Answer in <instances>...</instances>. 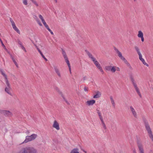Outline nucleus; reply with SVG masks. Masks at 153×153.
Listing matches in <instances>:
<instances>
[{
  "label": "nucleus",
  "mask_w": 153,
  "mask_h": 153,
  "mask_svg": "<svg viewBox=\"0 0 153 153\" xmlns=\"http://www.w3.org/2000/svg\"><path fill=\"white\" fill-rule=\"evenodd\" d=\"M87 54L88 56L91 59L92 61L94 64H95L96 66L102 73V74L104 73V71L99 62L97 61L96 59L93 56V55L90 53L89 51H86Z\"/></svg>",
  "instance_id": "1"
},
{
  "label": "nucleus",
  "mask_w": 153,
  "mask_h": 153,
  "mask_svg": "<svg viewBox=\"0 0 153 153\" xmlns=\"http://www.w3.org/2000/svg\"><path fill=\"white\" fill-rule=\"evenodd\" d=\"M62 54L63 55V57L64 58V59H65V62L67 63L68 65V67L69 70L70 71V73H71V67L70 65V64L69 62V61L68 60V57L67 56V55H66V52H65V51L63 49H62Z\"/></svg>",
  "instance_id": "7"
},
{
  "label": "nucleus",
  "mask_w": 153,
  "mask_h": 153,
  "mask_svg": "<svg viewBox=\"0 0 153 153\" xmlns=\"http://www.w3.org/2000/svg\"><path fill=\"white\" fill-rule=\"evenodd\" d=\"M84 90L86 92H87L88 91V89H87V87H85L84 88Z\"/></svg>",
  "instance_id": "37"
},
{
  "label": "nucleus",
  "mask_w": 153,
  "mask_h": 153,
  "mask_svg": "<svg viewBox=\"0 0 153 153\" xmlns=\"http://www.w3.org/2000/svg\"><path fill=\"white\" fill-rule=\"evenodd\" d=\"M134 48H135V50H136V51H137V52L138 55H139L141 54L140 52V49L138 47H137V46H135Z\"/></svg>",
  "instance_id": "25"
},
{
  "label": "nucleus",
  "mask_w": 153,
  "mask_h": 153,
  "mask_svg": "<svg viewBox=\"0 0 153 153\" xmlns=\"http://www.w3.org/2000/svg\"><path fill=\"white\" fill-rule=\"evenodd\" d=\"M134 1H136V0H134Z\"/></svg>",
  "instance_id": "50"
},
{
  "label": "nucleus",
  "mask_w": 153,
  "mask_h": 153,
  "mask_svg": "<svg viewBox=\"0 0 153 153\" xmlns=\"http://www.w3.org/2000/svg\"><path fill=\"white\" fill-rule=\"evenodd\" d=\"M95 100H93L87 101L86 102V103L87 105L91 106L93 105L95 103Z\"/></svg>",
  "instance_id": "16"
},
{
  "label": "nucleus",
  "mask_w": 153,
  "mask_h": 153,
  "mask_svg": "<svg viewBox=\"0 0 153 153\" xmlns=\"http://www.w3.org/2000/svg\"><path fill=\"white\" fill-rule=\"evenodd\" d=\"M38 51L39 53H40V54L42 53V52L40 50H39Z\"/></svg>",
  "instance_id": "41"
},
{
  "label": "nucleus",
  "mask_w": 153,
  "mask_h": 153,
  "mask_svg": "<svg viewBox=\"0 0 153 153\" xmlns=\"http://www.w3.org/2000/svg\"><path fill=\"white\" fill-rule=\"evenodd\" d=\"M5 81L7 85V87H10L9 81L7 79V77L5 78Z\"/></svg>",
  "instance_id": "27"
},
{
  "label": "nucleus",
  "mask_w": 153,
  "mask_h": 153,
  "mask_svg": "<svg viewBox=\"0 0 153 153\" xmlns=\"http://www.w3.org/2000/svg\"><path fill=\"white\" fill-rule=\"evenodd\" d=\"M144 123L146 130L147 131L148 136L152 141H153V134L151 129L147 121L144 120Z\"/></svg>",
  "instance_id": "2"
},
{
  "label": "nucleus",
  "mask_w": 153,
  "mask_h": 153,
  "mask_svg": "<svg viewBox=\"0 0 153 153\" xmlns=\"http://www.w3.org/2000/svg\"><path fill=\"white\" fill-rule=\"evenodd\" d=\"M54 69L55 71V72L58 76L59 77H61V74L60 73V72L59 71V69L57 68V67L56 66H54Z\"/></svg>",
  "instance_id": "18"
},
{
  "label": "nucleus",
  "mask_w": 153,
  "mask_h": 153,
  "mask_svg": "<svg viewBox=\"0 0 153 153\" xmlns=\"http://www.w3.org/2000/svg\"><path fill=\"white\" fill-rule=\"evenodd\" d=\"M54 1H55V2L56 3H57V0H54Z\"/></svg>",
  "instance_id": "45"
},
{
  "label": "nucleus",
  "mask_w": 153,
  "mask_h": 153,
  "mask_svg": "<svg viewBox=\"0 0 153 153\" xmlns=\"http://www.w3.org/2000/svg\"><path fill=\"white\" fill-rule=\"evenodd\" d=\"M38 51L39 53H40V54L42 53V52L40 50H39Z\"/></svg>",
  "instance_id": "40"
},
{
  "label": "nucleus",
  "mask_w": 153,
  "mask_h": 153,
  "mask_svg": "<svg viewBox=\"0 0 153 153\" xmlns=\"http://www.w3.org/2000/svg\"><path fill=\"white\" fill-rule=\"evenodd\" d=\"M137 143L140 153H144L143 146L140 140H137Z\"/></svg>",
  "instance_id": "9"
},
{
  "label": "nucleus",
  "mask_w": 153,
  "mask_h": 153,
  "mask_svg": "<svg viewBox=\"0 0 153 153\" xmlns=\"http://www.w3.org/2000/svg\"><path fill=\"white\" fill-rule=\"evenodd\" d=\"M130 110L133 115V117L135 118H137V115L136 111L135 108L132 106H131L129 107Z\"/></svg>",
  "instance_id": "12"
},
{
  "label": "nucleus",
  "mask_w": 153,
  "mask_h": 153,
  "mask_svg": "<svg viewBox=\"0 0 153 153\" xmlns=\"http://www.w3.org/2000/svg\"><path fill=\"white\" fill-rule=\"evenodd\" d=\"M130 79L131 81V83L133 84L137 93L139 95V96L140 97H141L142 96L141 94H140L139 89L138 87L136 82L135 81V80H134V78L132 76H131L130 77Z\"/></svg>",
  "instance_id": "5"
},
{
  "label": "nucleus",
  "mask_w": 153,
  "mask_h": 153,
  "mask_svg": "<svg viewBox=\"0 0 153 153\" xmlns=\"http://www.w3.org/2000/svg\"><path fill=\"white\" fill-rule=\"evenodd\" d=\"M34 18L36 19L37 22L40 26H42V24H41L40 22L39 21V20L38 19L37 17L36 16H35L34 17Z\"/></svg>",
  "instance_id": "24"
},
{
  "label": "nucleus",
  "mask_w": 153,
  "mask_h": 153,
  "mask_svg": "<svg viewBox=\"0 0 153 153\" xmlns=\"http://www.w3.org/2000/svg\"><path fill=\"white\" fill-rule=\"evenodd\" d=\"M0 112L1 113L3 114L4 115L7 116L11 115H12V113L9 111L0 110Z\"/></svg>",
  "instance_id": "15"
},
{
  "label": "nucleus",
  "mask_w": 153,
  "mask_h": 153,
  "mask_svg": "<svg viewBox=\"0 0 153 153\" xmlns=\"http://www.w3.org/2000/svg\"><path fill=\"white\" fill-rule=\"evenodd\" d=\"M18 153H37V150L32 147L23 148Z\"/></svg>",
  "instance_id": "3"
},
{
  "label": "nucleus",
  "mask_w": 153,
  "mask_h": 153,
  "mask_svg": "<svg viewBox=\"0 0 153 153\" xmlns=\"http://www.w3.org/2000/svg\"><path fill=\"white\" fill-rule=\"evenodd\" d=\"M133 153H136V151L135 149H134L133 150Z\"/></svg>",
  "instance_id": "42"
},
{
  "label": "nucleus",
  "mask_w": 153,
  "mask_h": 153,
  "mask_svg": "<svg viewBox=\"0 0 153 153\" xmlns=\"http://www.w3.org/2000/svg\"><path fill=\"white\" fill-rule=\"evenodd\" d=\"M0 72H1L2 75L4 77V78L7 77L6 74L4 73L3 70L2 69L0 70Z\"/></svg>",
  "instance_id": "30"
},
{
  "label": "nucleus",
  "mask_w": 153,
  "mask_h": 153,
  "mask_svg": "<svg viewBox=\"0 0 153 153\" xmlns=\"http://www.w3.org/2000/svg\"><path fill=\"white\" fill-rule=\"evenodd\" d=\"M70 153H79V149L77 148H74L71 150Z\"/></svg>",
  "instance_id": "23"
},
{
  "label": "nucleus",
  "mask_w": 153,
  "mask_h": 153,
  "mask_svg": "<svg viewBox=\"0 0 153 153\" xmlns=\"http://www.w3.org/2000/svg\"><path fill=\"white\" fill-rule=\"evenodd\" d=\"M137 36L139 38H141V41L142 42H144V38L143 37V32L141 30H140L138 31Z\"/></svg>",
  "instance_id": "17"
},
{
  "label": "nucleus",
  "mask_w": 153,
  "mask_h": 153,
  "mask_svg": "<svg viewBox=\"0 0 153 153\" xmlns=\"http://www.w3.org/2000/svg\"><path fill=\"white\" fill-rule=\"evenodd\" d=\"M102 128L103 129V131H105L106 129V127L105 123L102 124Z\"/></svg>",
  "instance_id": "29"
},
{
  "label": "nucleus",
  "mask_w": 153,
  "mask_h": 153,
  "mask_svg": "<svg viewBox=\"0 0 153 153\" xmlns=\"http://www.w3.org/2000/svg\"><path fill=\"white\" fill-rule=\"evenodd\" d=\"M83 79L84 80H85V79H86V77H83Z\"/></svg>",
  "instance_id": "44"
},
{
  "label": "nucleus",
  "mask_w": 153,
  "mask_h": 153,
  "mask_svg": "<svg viewBox=\"0 0 153 153\" xmlns=\"http://www.w3.org/2000/svg\"><path fill=\"white\" fill-rule=\"evenodd\" d=\"M10 56H11V58L12 59V58H13V57L12 56V55H11Z\"/></svg>",
  "instance_id": "47"
},
{
  "label": "nucleus",
  "mask_w": 153,
  "mask_h": 153,
  "mask_svg": "<svg viewBox=\"0 0 153 153\" xmlns=\"http://www.w3.org/2000/svg\"><path fill=\"white\" fill-rule=\"evenodd\" d=\"M52 127L56 129L58 131L60 129V127L59 123L56 120L53 121Z\"/></svg>",
  "instance_id": "13"
},
{
  "label": "nucleus",
  "mask_w": 153,
  "mask_h": 153,
  "mask_svg": "<svg viewBox=\"0 0 153 153\" xmlns=\"http://www.w3.org/2000/svg\"><path fill=\"white\" fill-rule=\"evenodd\" d=\"M110 99L111 100V103L113 107L114 108H115V104L113 97L112 96H110Z\"/></svg>",
  "instance_id": "20"
},
{
  "label": "nucleus",
  "mask_w": 153,
  "mask_h": 153,
  "mask_svg": "<svg viewBox=\"0 0 153 153\" xmlns=\"http://www.w3.org/2000/svg\"><path fill=\"white\" fill-rule=\"evenodd\" d=\"M10 22L11 23V25H12V27L14 30L16 31L19 34H20V33L19 30L18 28L16 26L15 23L12 19L11 18H10Z\"/></svg>",
  "instance_id": "11"
},
{
  "label": "nucleus",
  "mask_w": 153,
  "mask_h": 153,
  "mask_svg": "<svg viewBox=\"0 0 153 153\" xmlns=\"http://www.w3.org/2000/svg\"><path fill=\"white\" fill-rule=\"evenodd\" d=\"M101 122V123L102 124H103V123H105V122H104V120H103V117L102 118H100V119Z\"/></svg>",
  "instance_id": "34"
},
{
  "label": "nucleus",
  "mask_w": 153,
  "mask_h": 153,
  "mask_svg": "<svg viewBox=\"0 0 153 153\" xmlns=\"http://www.w3.org/2000/svg\"><path fill=\"white\" fill-rule=\"evenodd\" d=\"M23 4L25 5H27V0H22Z\"/></svg>",
  "instance_id": "31"
},
{
  "label": "nucleus",
  "mask_w": 153,
  "mask_h": 153,
  "mask_svg": "<svg viewBox=\"0 0 153 153\" xmlns=\"http://www.w3.org/2000/svg\"><path fill=\"white\" fill-rule=\"evenodd\" d=\"M1 35V34L0 33V35Z\"/></svg>",
  "instance_id": "51"
},
{
  "label": "nucleus",
  "mask_w": 153,
  "mask_h": 153,
  "mask_svg": "<svg viewBox=\"0 0 153 153\" xmlns=\"http://www.w3.org/2000/svg\"><path fill=\"white\" fill-rule=\"evenodd\" d=\"M106 71H111L112 73H114L116 71V67L115 66H107L105 67Z\"/></svg>",
  "instance_id": "10"
},
{
  "label": "nucleus",
  "mask_w": 153,
  "mask_h": 153,
  "mask_svg": "<svg viewBox=\"0 0 153 153\" xmlns=\"http://www.w3.org/2000/svg\"><path fill=\"white\" fill-rule=\"evenodd\" d=\"M149 153H153V151L152 150H150L149 151Z\"/></svg>",
  "instance_id": "43"
},
{
  "label": "nucleus",
  "mask_w": 153,
  "mask_h": 153,
  "mask_svg": "<svg viewBox=\"0 0 153 153\" xmlns=\"http://www.w3.org/2000/svg\"><path fill=\"white\" fill-rule=\"evenodd\" d=\"M97 113L98 115L99 119L102 118L103 117L102 116V114H101V113L100 111L98 110H97Z\"/></svg>",
  "instance_id": "26"
},
{
  "label": "nucleus",
  "mask_w": 153,
  "mask_h": 153,
  "mask_svg": "<svg viewBox=\"0 0 153 153\" xmlns=\"http://www.w3.org/2000/svg\"><path fill=\"white\" fill-rule=\"evenodd\" d=\"M101 93L99 91H97V92L96 94H95V95H94V96H93V98H95V99L98 98L100 97H101Z\"/></svg>",
  "instance_id": "19"
},
{
  "label": "nucleus",
  "mask_w": 153,
  "mask_h": 153,
  "mask_svg": "<svg viewBox=\"0 0 153 153\" xmlns=\"http://www.w3.org/2000/svg\"><path fill=\"white\" fill-rule=\"evenodd\" d=\"M114 50L115 51L118 55L119 58L126 64L127 66L129 67L130 69H132V68L130 64L128 62V61L125 59V58L122 56L121 53L118 50V49L116 48H114Z\"/></svg>",
  "instance_id": "4"
},
{
  "label": "nucleus",
  "mask_w": 153,
  "mask_h": 153,
  "mask_svg": "<svg viewBox=\"0 0 153 153\" xmlns=\"http://www.w3.org/2000/svg\"><path fill=\"white\" fill-rule=\"evenodd\" d=\"M45 60V61H47L48 60L45 57V59H44Z\"/></svg>",
  "instance_id": "46"
},
{
  "label": "nucleus",
  "mask_w": 153,
  "mask_h": 153,
  "mask_svg": "<svg viewBox=\"0 0 153 153\" xmlns=\"http://www.w3.org/2000/svg\"><path fill=\"white\" fill-rule=\"evenodd\" d=\"M33 4H34L36 7L39 6V4L36 0H30Z\"/></svg>",
  "instance_id": "22"
},
{
  "label": "nucleus",
  "mask_w": 153,
  "mask_h": 153,
  "mask_svg": "<svg viewBox=\"0 0 153 153\" xmlns=\"http://www.w3.org/2000/svg\"><path fill=\"white\" fill-rule=\"evenodd\" d=\"M11 89L10 87H6L5 89V91L8 94L11 95V94L10 92V90Z\"/></svg>",
  "instance_id": "21"
},
{
  "label": "nucleus",
  "mask_w": 153,
  "mask_h": 153,
  "mask_svg": "<svg viewBox=\"0 0 153 153\" xmlns=\"http://www.w3.org/2000/svg\"><path fill=\"white\" fill-rule=\"evenodd\" d=\"M17 42L18 44L20 45V46L22 45V43L19 40H18Z\"/></svg>",
  "instance_id": "33"
},
{
  "label": "nucleus",
  "mask_w": 153,
  "mask_h": 153,
  "mask_svg": "<svg viewBox=\"0 0 153 153\" xmlns=\"http://www.w3.org/2000/svg\"><path fill=\"white\" fill-rule=\"evenodd\" d=\"M37 137V135L36 134H33L30 136H27L25 137V140L22 143V144L26 143L34 140Z\"/></svg>",
  "instance_id": "6"
},
{
  "label": "nucleus",
  "mask_w": 153,
  "mask_h": 153,
  "mask_svg": "<svg viewBox=\"0 0 153 153\" xmlns=\"http://www.w3.org/2000/svg\"><path fill=\"white\" fill-rule=\"evenodd\" d=\"M62 97H63V99H64V100L65 101V102L68 104H69V103H68V101H67V100L63 96H62Z\"/></svg>",
  "instance_id": "36"
},
{
  "label": "nucleus",
  "mask_w": 153,
  "mask_h": 153,
  "mask_svg": "<svg viewBox=\"0 0 153 153\" xmlns=\"http://www.w3.org/2000/svg\"><path fill=\"white\" fill-rule=\"evenodd\" d=\"M116 70L118 71H120V69L119 67H116Z\"/></svg>",
  "instance_id": "38"
},
{
  "label": "nucleus",
  "mask_w": 153,
  "mask_h": 153,
  "mask_svg": "<svg viewBox=\"0 0 153 153\" xmlns=\"http://www.w3.org/2000/svg\"><path fill=\"white\" fill-rule=\"evenodd\" d=\"M37 50H38H38H40V49H39L38 48H37Z\"/></svg>",
  "instance_id": "49"
},
{
  "label": "nucleus",
  "mask_w": 153,
  "mask_h": 153,
  "mask_svg": "<svg viewBox=\"0 0 153 153\" xmlns=\"http://www.w3.org/2000/svg\"><path fill=\"white\" fill-rule=\"evenodd\" d=\"M12 60L15 64V65H16V66L17 68H19V65L18 64H17V62L15 60L14 58H12Z\"/></svg>",
  "instance_id": "28"
},
{
  "label": "nucleus",
  "mask_w": 153,
  "mask_h": 153,
  "mask_svg": "<svg viewBox=\"0 0 153 153\" xmlns=\"http://www.w3.org/2000/svg\"><path fill=\"white\" fill-rule=\"evenodd\" d=\"M138 55L140 60L143 62V64L147 67L149 66V65L146 62L144 59L142 58V54H141Z\"/></svg>",
  "instance_id": "14"
},
{
  "label": "nucleus",
  "mask_w": 153,
  "mask_h": 153,
  "mask_svg": "<svg viewBox=\"0 0 153 153\" xmlns=\"http://www.w3.org/2000/svg\"><path fill=\"white\" fill-rule=\"evenodd\" d=\"M55 89L56 91H57L59 92V88L57 87H55L54 88Z\"/></svg>",
  "instance_id": "35"
},
{
  "label": "nucleus",
  "mask_w": 153,
  "mask_h": 153,
  "mask_svg": "<svg viewBox=\"0 0 153 153\" xmlns=\"http://www.w3.org/2000/svg\"><path fill=\"white\" fill-rule=\"evenodd\" d=\"M20 47L25 52H26V50L25 48L24 47V46L22 45L20 46Z\"/></svg>",
  "instance_id": "32"
},
{
  "label": "nucleus",
  "mask_w": 153,
  "mask_h": 153,
  "mask_svg": "<svg viewBox=\"0 0 153 153\" xmlns=\"http://www.w3.org/2000/svg\"><path fill=\"white\" fill-rule=\"evenodd\" d=\"M39 17L41 20L42 22L44 25L45 27L47 29L48 31L51 33L52 35H53V33L52 31L49 28L48 25L46 24L43 16L40 14L39 15Z\"/></svg>",
  "instance_id": "8"
},
{
  "label": "nucleus",
  "mask_w": 153,
  "mask_h": 153,
  "mask_svg": "<svg viewBox=\"0 0 153 153\" xmlns=\"http://www.w3.org/2000/svg\"><path fill=\"white\" fill-rule=\"evenodd\" d=\"M83 152H84L85 153H87V152H86V151H85V150H83Z\"/></svg>",
  "instance_id": "48"
},
{
  "label": "nucleus",
  "mask_w": 153,
  "mask_h": 153,
  "mask_svg": "<svg viewBox=\"0 0 153 153\" xmlns=\"http://www.w3.org/2000/svg\"><path fill=\"white\" fill-rule=\"evenodd\" d=\"M41 56H42V57L44 58V59H45V56L43 55V53H42L41 54Z\"/></svg>",
  "instance_id": "39"
}]
</instances>
